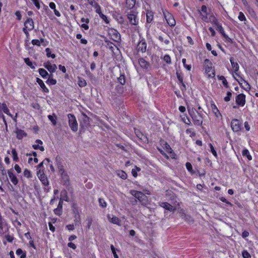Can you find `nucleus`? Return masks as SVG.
<instances>
[{
    "mask_svg": "<svg viewBox=\"0 0 258 258\" xmlns=\"http://www.w3.org/2000/svg\"><path fill=\"white\" fill-rule=\"evenodd\" d=\"M69 120V125L73 132H76L78 129V124L76 117L72 114H69L68 115Z\"/></svg>",
    "mask_w": 258,
    "mask_h": 258,
    "instance_id": "nucleus-1",
    "label": "nucleus"
},
{
    "mask_svg": "<svg viewBox=\"0 0 258 258\" xmlns=\"http://www.w3.org/2000/svg\"><path fill=\"white\" fill-rule=\"evenodd\" d=\"M206 64L205 73L208 75V78H213L215 76V72L214 68L212 67V62L209 59L205 60Z\"/></svg>",
    "mask_w": 258,
    "mask_h": 258,
    "instance_id": "nucleus-2",
    "label": "nucleus"
},
{
    "mask_svg": "<svg viewBox=\"0 0 258 258\" xmlns=\"http://www.w3.org/2000/svg\"><path fill=\"white\" fill-rule=\"evenodd\" d=\"M132 195L137 198L142 204H146L148 201L147 197L142 192L132 190L130 191Z\"/></svg>",
    "mask_w": 258,
    "mask_h": 258,
    "instance_id": "nucleus-3",
    "label": "nucleus"
},
{
    "mask_svg": "<svg viewBox=\"0 0 258 258\" xmlns=\"http://www.w3.org/2000/svg\"><path fill=\"white\" fill-rule=\"evenodd\" d=\"M127 17L131 25L137 26L139 23V18L137 12L132 11L127 14Z\"/></svg>",
    "mask_w": 258,
    "mask_h": 258,
    "instance_id": "nucleus-4",
    "label": "nucleus"
},
{
    "mask_svg": "<svg viewBox=\"0 0 258 258\" xmlns=\"http://www.w3.org/2000/svg\"><path fill=\"white\" fill-rule=\"evenodd\" d=\"M34 28V22L32 19L28 18L24 23V27L23 29L26 36L29 35V31L32 30Z\"/></svg>",
    "mask_w": 258,
    "mask_h": 258,
    "instance_id": "nucleus-5",
    "label": "nucleus"
},
{
    "mask_svg": "<svg viewBox=\"0 0 258 258\" xmlns=\"http://www.w3.org/2000/svg\"><path fill=\"white\" fill-rule=\"evenodd\" d=\"M9 229L8 223L6 220L2 217L0 213V235H3L6 234Z\"/></svg>",
    "mask_w": 258,
    "mask_h": 258,
    "instance_id": "nucleus-6",
    "label": "nucleus"
},
{
    "mask_svg": "<svg viewBox=\"0 0 258 258\" xmlns=\"http://www.w3.org/2000/svg\"><path fill=\"white\" fill-rule=\"evenodd\" d=\"M163 13L164 18L168 24L171 27L174 26L176 24V22L173 15L167 11L163 10Z\"/></svg>",
    "mask_w": 258,
    "mask_h": 258,
    "instance_id": "nucleus-7",
    "label": "nucleus"
},
{
    "mask_svg": "<svg viewBox=\"0 0 258 258\" xmlns=\"http://www.w3.org/2000/svg\"><path fill=\"white\" fill-rule=\"evenodd\" d=\"M57 167L59 173L61 175V179L65 184H67L69 181V177L68 174L64 171L63 166L60 163H57Z\"/></svg>",
    "mask_w": 258,
    "mask_h": 258,
    "instance_id": "nucleus-8",
    "label": "nucleus"
},
{
    "mask_svg": "<svg viewBox=\"0 0 258 258\" xmlns=\"http://www.w3.org/2000/svg\"><path fill=\"white\" fill-rule=\"evenodd\" d=\"M107 218L109 222L111 223L116 224L119 226L121 225V221L117 217L113 215L108 214Z\"/></svg>",
    "mask_w": 258,
    "mask_h": 258,
    "instance_id": "nucleus-9",
    "label": "nucleus"
},
{
    "mask_svg": "<svg viewBox=\"0 0 258 258\" xmlns=\"http://www.w3.org/2000/svg\"><path fill=\"white\" fill-rule=\"evenodd\" d=\"M37 175L40 180L41 181L42 183L45 186H48L49 181L47 179V177L43 174V173L41 171V170H39L37 172Z\"/></svg>",
    "mask_w": 258,
    "mask_h": 258,
    "instance_id": "nucleus-10",
    "label": "nucleus"
},
{
    "mask_svg": "<svg viewBox=\"0 0 258 258\" xmlns=\"http://www.w3.org/2000/svg\"><path fill=\"white\" fill-rule=\"evenodd\" d=\"M231 126L234 132H239L241 130V123L238 119H233L231 121Z\"/></svg>",
    "mask_w": 258,
    "mask_h": 258,
    "instance_id": "nucleus-11",
    "label": "nucleus"
},
{
    "mask_svg": "<svg viewBox=\"0 0 258 258\" xmlns=\"http://www.w3.org/2000/svg\"><path fill=\"white\" fill-rule=\"evenodd\" d=\"M111 39L114 41L118 42L120 40V35L119 32L115 29H111L109 32Z\"/></svg>",
    "mask_w": 258,
    "mask_h": 258,
    "instance_id": "nucleus-12",
    "label": "nucleus"
},
{
    "mask_svg": "<svg viewBox=\"0 0 258 258\" xmlns=\"http://www.w3.org/2000/svg\"><path fill=\"white\" fill-rule=\"evenodd\" d=\"M235 101L239 106H243L245 104V95L243 94L238 95L235 98Z\"/></svg>",
    "mask_w": 258,
    "mask_h": 258,
    "instance_id": "nucleus-13",
    "label": "nucleus"
},
{
    "mask_svg": "<svg viewBox=\"0 0 258 258\" xmlns=\"http://www.w3.org/2000/svg\"><path fill=\"white\" fill-rule=\"evenodd\" d=\"M43 66L50 73H54L57 69V66L55 64H52L50 61H47L43 64Z\"/></svg>",
    "mask_w": 258,
    "mask_h": 258,
    "instance_id": "nucleus-14",
    "label": "nucleus"
},
{
    "mask_svg": "<svg viewBox=\"0 0 258 258\" xmlns=\"http://www.w3.org/2000/svg\"><path fill=\"white\" fill-rule=\"evenodd\" d=\"M207 7L205 5L202 6L201 8V12H200V16L201 17V19L205 22H208V13L207 12Z\"/></svg>",
    "mask_w": 258,
    "mask_h": 258,
    "instance_id": "nucleus-15",
    "label": "nucleus"
},
{
    "mask_svg": "<svg viewBox=\"0 0 258 258\" xmlns=\"http://www.w3.org/2000/svg\"><path fill=\"white\" fill-rule=\"evenodd\" d=\"M160 206L170 212H173L176 210L175 207L171 205L167 202L161 203Z\"/></svg>",
    "mask_w": 258,
    "mask_h": 258,
    "instance_id": "nucleus-16",
    "label": "nucleus"
},
{
    "mask_svg": "<svg viewBox=\"0 0 258 258\" xmlns=\"http://www.w3.org/2000/svg\"><path fill=\"white\" fill-rule=\"evenodd\" d=\"M230 61L231 63V66L232 68L233 71L235 75H237V72L239 70V66L237 61H234V59L233 57H231L230 58Z\"/></svg>",
    "mask_w": 258,
    "mask_h": 258,
    "instance_id": "nucleus-17",
    "label": "nucleus"
},
{
    "mask_svg": "<svg viewBox=\"0 0 258 258\" xmlns=\"http://www.w3.org/2000/svg\"><path fill=\"white\" fill-rule=\"evenodd\" d=\"M137 48L138 51H140L142 52H144L146 51L147 49V43H146L145 40L143 39L138 43Z\"/></svg>",
    "mask_w": 258,
    "mask_h": 258,
    "instance_id": "nucleus-18",
    "label": "nucleus"
},
{
    "mask_svg": "<svg viewBox=\"0 0 258 258\" xmlns=\"http://www.w3.org/2000/svg\"><path fill=\"white\" fill-rule=\"evenodd\" d=\"M43 142L40 140H36L35 144L33 145V149L35 150H40L41 151H44V147L42 146Z\"/></svg>",
    "mask_w": 258,
    "mask_h": 258,
    "instance_id": "nucleus-19",
    "label": "nucleus"
},
{
    "mask_svg": "<svg viewBox=\"0 0 258 258\" xmlns=\"http://www.w3.org/2000/svg\"><path fill=\"white\" fill-rule=\"evenodd\" d=\"M211 109L217 118H222V115L215 104H211Z\"/></svg>",
    "mask_w": 258,
    "mask_h": 258,
    "instance_id": "nucleus-20",
    "label": "nucleus"
},
{
    "mask_svg": "<svg viewBox=\"0 0 258 258\" xmlns=\"http://www.w3.org/2000/svg\"><path fill=\"white\" fill-rule=\"evenodd\" d=\"M191 117H192L194 122L195 124L198 125H200L202 124V117L200 115L197 114V115H191Z\"/></svg>",
    "mask_w": 258,
    "mask_h": 258,
    "instance_id": "nucleus-21",
    "label": "nucleus"
},
{
    "mask_svg": "<svg viewBox=\"0 0 258 258\" xmlns=\"http://www.w3.org/2000/svg\"><path fill=\"white\" fill-rule=\"evenodd\" d=\"M8 175L11 182L14 184L16 185L18 183V179L14 174L11 171H8Z\"/></svg>",
    "mask_w": 258,
    "mask_h": 258,
    "instance_id": "nucleus-22",
    "label": "nucleus"
},
{
    "mask_svg": "<svg viewBox=\"0 0 258 258\" xmlns=\"http://www.w3.org/2000/svg\"><path fill=\"white\" fill-rule=\"evenodd\" d=\"M36 82L39 85L40 87L43 89V91L44 92H46V93L48 92V91H49L48 89H47L46 87L44 82H43V81L42 80H41L40 79L37 78Z\"/></svg>",
    "mask_w": 258,
    "mask_h": 258,
    "instance_id": "nucleus-23",
    "label": "nucleus"
},
{
    "mask_svg": "<svg viewBox=\"0 0 258 258\" xmlns=\"http://www.w3.org/2000/svg\"><path fill=\"white\" fill-rule=\"evenodd\" d=\"M49 6L50 9L53 10L54 13L57 17H60V13L56 9V5L53 2H50L49 4Z\"/></svg>",
    "mask_w": 258,
    "mask_h": 258,
    "instance_id": "nucleus-24",
    "label": "nucleus"
},
{
    "mask_svg": "<svg viewBox=\"0 0 258 258\" xmlns=\"http://www.w3.org/2000/svg\"><path fill=\"white\" fill-rule=\"evenodd\" d=\"M136 4V0H126V7L127 9H133Z\"/></svg>",
    "mask_w": 258,
    "mask_h": 258,
    "instance_id": "nucleus-25",
    "label": "nucleus"
},
{
    "mask_svg": "<svg viewBox=\"0 0 258 258\" xmlns=\"http://www.w3.org/2000/svg\"><path fill=\"white\" fill-rule=\"evenodd\" d=\"M17 138L20 140L27 136V134L22 130H18L16 131Z\"/></svg>",
    "mask_w": 258,
    "mask_h": 258,
    "instance_id": "nucleus-26",
    "label": "nucleus"
},
{
    "mask_svg": "<svg viewBox=\"0 0 258 258\" xmlns=\"http://www.w3.org/2000/svg\"><path fill=\"white\" fill-rule=\"evenodd\" d=\"M139 64L143 68H147L149 64L147 61H146L143 58H140L139 59Z\"/></svg>",
    "mask_w": 258,
    "mask_h": 258,
    "instance_id": "nucleus-27",
    "label": "nucleus"
},
{
    "mask_svg": "<svg viewBox=\"0 0 258 258\" xmlns=\"http://www.w3.org/2000/svg\"><path fill=\"white\" fill-rule=\"evenodd\" d=\"M1 110H2L4 111V112H5L7 115H9L10 117H13V115L10 113V110L8 108L6 104L2 103Z\"/></svg>",
    "mask_w": 258,
    "mask_h": 258,
    "instance_id": "nucleus-28",
    "label": "nucleus"
},
{
    "mask_svg": "<svg viewBox=\"0 0 258 258\" xmlns=\"http://www.w3.org/2000/svg\"><path fill=\"white\" fill-rule=\"evenodd\" d=\"M69 198L68 197V193L67 191L65 190H62L61 191L60 193V200H61L62 201L64 200L66 201H69Z\"/></svg>",
    "mask_w": 258,
    "mask_h": 258,
    "instance_id": "nucleus-29",
    "label": "nucleus"
},
{
    "mask_svg": "<svg viewBox=\"0 0 258 258\" xmlns=\"http://www.w3.org/2000/svg\"><path fill=\"white\" fill-rule=\"evenodd\" d=\"M239 84L241 85L243 83L246 90H250V87L249 84L245 80L241 78L239 80H237Z\"/></svg>",
    "mask_w": 258,
    "mask_h": 258,
    "instance_id": "nucleus-30",
    "label": "nucleus"
},
{
    "mask_svg": "<svg viewBox=\"0 0 258 258\" xmlns=\"http://www.w3.org/2000/svg\"><path fill=\"white\" fill-rule=\"evenodd\" d=\"M147 22L151 23L153 19L154 15L152 12L148 11L146 13Z\"/></svg>",
    "mask_w": 258,
    "mask_h": 258,
    "instance_id": "nucleus-31",
    "label": "nucleus"
},
{
    "mask_svg": "<svg viewBox=\"0 0 258 258\" xmlns=\"http://www.w3.org/2000/svg\"><path fill=\"white\" fill-rule=\"evenodd\" d=\"M78 84L80 87H84L87 85L86 80L82 78H78Z\"/></svg>",
    "mask_w": 258,
    "mask_h": 258,
    "instance_id": "nucleus-32",
    "label": "nucleus"
},
{
    "mask_svg": "<svg viewBox=\"0 0 258 258\" xmlns=\"http://www.w3.org/2000/svg\"><path fill=\"white\" fill-rule=\"evenodd\" d=\"M39 73L40 75L43 78H45L48 75V73L44 69H39L38 70Z\"/></svg>",
    "mask_w": 258,
    "mask_h": 258,
    "instance_id": "nucleus-33",
    "label": "nucleus"
},
{
    "mask_svg": "<svg viewBox=\"0 0 258 258\" xmlns=\"http://www.w3.org/2000/svg\"><path fill=\"white\" fill-rule=\"evenodd\" d=\"M25 62L32 69H34L35 68V64H34L30 60L29 58H24Z\"/></svg>",
    "mask_w": 258,
    "mask_h": 258,
    "instance_id": "nucleus-34",
    "label": "nucleus"
},
{
    "mask_svg": "<svg viewBox=\"0 0 258 258\" xmlns=\"http://www.w3.org/2000/svg\"><path fill=\"white\" fill-rule=\"evenodd\" d=\"M48 118L49 119V120L52 122V123L53 124V125H56V116L53 114V115H49L48 116Z\"/></svg>",
    "mask_w": 258,
    "mask_h": 258,
    "instance_id": "nucleus-35",
    "label": "nucleus"
},
{
    "mask_svg": "<svg viewBox=\"0 0 258 258\" xmlns=\"http://www.w3.org/2000/svg\"><path fill=\"white\" fill-rule=\"evenodd\" d=\"M46 54L47 57H51L52 58H54L55 57V55L53 53H51V49L49 48H47L45 49Z\"/></svg>",
    "mask_w": 258,
    "mask_h": 258,
    "instance_id": "nucleus-36",
    "label": "nucleus"
},
{
    "mask_svg": "<svg viewBox=\"0 0 258 258\" xmlns=\"http://www.w3.org/2000/svg\"><path fill=\"white\" fill-rule=\"evenodd\" d=\"M218 77L219 80L222 81V83L225 87L228 88L229 87L228 83L226 78L224 76H218Z\"/></svg>",
    "mask_w": 258,
    "mask_h": 258,
    "instance_id": "nucleus-37",
    "label": "nucleus"
},
{
    "mask_svg": "<svg viewBox=\"0 0 258 258\" xmlns=\"http://www.w3.org/2000/svg\"><path fill=\"white\" fill-rule=\"evenodd\" d=\"M242 154L243 156H246L249 160H250L252 159V157H251V155H250L249 152L247 149L243 150L242 151Z\"/></svg>",
    "mask_w": 258,
    "mask_h": 258,
    "instance_id": "nucleus-38",
    "label": "nucleus"
},
{
    "mask_svg": "<svg viewBox=\"0 0 258 258\" xmlns=\"http://www.w3.org/2000/svg\"><path fill=\"white\" fill-rule=\"evenodd\" d=\"M117 175L123 179H126L127 176L126 173L122 170L118 171Z\"/></svg>",
    "mask_w": 258,
    "mask_h": 258,
    "instance_id": "nucleus-39",
    "label": "nucleus"
},
{
    "mask_svg": "<svg viewBox=\"0 0 258 258\" xmlns=\"http://www.w3.org/2000/svg\"><path fill=\"white\" fill-rule=\"evenodd\" d=\"M238 18L240 21H243L244 24H246L245 22L247 21L246 18L242 12L239 13Z\"/></svg>",
    "mask_w": 258,
    "mask_h": 258,
    "instance_id": "nucleus-40",
    "label": "nucleus"
},
{
    "mask_svg": "<svg viewBox=\"0 0 258 258\" xmlns=\"http://www.w3.org/2000/svg\"><path fill=\"white\" fill-rule=\"evenodd\" d=\"M12 154L14 161L18 162L19 160V158L18 157L17 153L15 149H12Z\"/></svg>",
    "mask_w": 258,
    "mask_h": 258,
    "instance_id": "nucleus-41",
    "label": "nucleus"
},
{
    "mask_svg": "<svg viewBox=\"0 0 258 258\" xmlns=\"http://www.w3.org/2000/svg\"><path fill=\"white\" fill-rule=\"evenodd\" d=\"M16 254L20 256V258H25L26 257V253L23 252V251L20 249L19 248L16 251Z\"/></svg>",
    "mask_w": 258,
    "mask_h": 258,
    "instance_id": "nucleus-42",
    "label": "nucleus"
},
{
    "mask_svg": "<svg viewBox=\"0 0 258 258\" xmlns=\"http://www.w3.org/2000/svg\"><path fill=\"white\" fill-rule=\"evenodd\" d=\"M217 30L220 32V33L222 34V35L224 37H226V35L225 33L224 30L221 24H219V25H218L217 26Z\"/></svg>",
    "mask_w": 258,
    "mask_h": 258,
    "instance_id": "nucleus-43",
    "label": "nucleus"
},
{
    "mask_svg": "<svg viewBox=\"0 0 258 258\" xmlns=\"http://www.w3.org/2000/svg\"><path fill=\"white\" fill-rule=\"evenodd\" d=\"M24 176L27 178H31L32 177V174L30 170L25 169L23 172Z\"/></svg>",
    "mask_w": 258,
    "mask_h": 258,
    "instance_id": "nucleus-44",
    "label": "nucleus"
},
{
    "mask_svg": "<svg viewBox=\"0 0 258 258\" xmlns=\"http://www.w3.org/2000/svg\"><path fill=\"white\" fill-rule=\"evenodd\" d=\"M210 21L213 24L215 25L216 26L219 24L217 19L214 16H211L210 17Z\"/></svg>",
    "mask_w": 258,
    "mask_h": 258,
    "instance_id": "nucleus-45",
    "label": "nucleus"
},
{
    "mask_svg": "<svg viewBox=\"0 0 258 258\" xmlns=\"http://www.w3.org/2000/svg\"><path fill=\"white\" fill-rule=\"evenodd\" d=\"M163 60L168 64H170L171 63V59L170 56L168 54H166L163 57Z\"/></svg>",
    "mask_w": 258,
    "mask_h": 258,
    "instance_id": "nucleus-46",
    "label": "nucleus"
},
{
    "mask_svg": "<svg viewBox=\"0 0 258 258\" xmlns=\"http://www.w3.org/2000/svg\"><path fill=\"white\" fill-rule=\"evenodd\" d=\"M242 255L243 258H251V255L246 250H244L242 251Z\"/></svg>",
    "mask_w": 258,
    "mask_h": 258,
    "instance_id": "nucleus-47",
    "label": "nucleus"
},
{
    "mask_svg": "<svg viewBox=\"0 0 258 258\" xmlns=\"http://www.w3.org/2000/svg\"><path fill=\"white\" fill-rule=\"evenodd\" d=\"M177 78L180 83L182 84V85L185 88V85L183 82V77L182 76L178 73H176Z\"/></svg>",
    "mask_w": 258,
    "mask_h": 258,
    "instance_id": "nucleus-48",
    "label": "nucleus"
},
{
    "mask_svg": "<svg viewBox=\"0 0 258 258\" xmlns=\"http://www.w3.org/2000/svg\"><path fill=\"white\" fill-rule=\"evenodd\" d=\"M182 62L183 63V65L184 67L188 71H190L191 70V67L190 65L186 64V59L185 58H182Z\"/></svg>",
    "mask_w": 258,
    "mask_h": 258,
    "instance_id": "nucleus-49",
    "label": "nucleus"
},
{
    "mask_svg": "<svg viewBox=\"0 0 258 258\" xmlns=\"http://www.w3.org/2000/svg\"><path fill=\"white\" fill-rule=\"evenodd\" d=\"M110 248H111L112 253L113 254L114 257V258H119V257H118V256L116 252V249L114 247V246L113 245H111Z\"/></svg>",
    "mask_w": 258,
    "mask_h": 258,
    "instance_id": "nucleus-50",
    "label": "nucleus"
},
{
    "mask_svg": "<svg viewBox=\"0 0 258 258\" xmlns=\"http://www.w3.org/2000/svg\"><path fill=\"white\" fill-rule=\"evenodd\" d=\"M93 8L95 9L96 12L99 15V14L102 13L101 10V7L99 6V5L97 3L96 5H94Z\"/></svg>",
    "mask_w": 258,
    "mask_h": 258,
    "instance_id": "nucleus-51",
    "label": "nucleus"
},
{
    "mask_svg": "<svg viewBox=\"0 0 258 258\" xmlns=\"http://www.w3.org/2000/svg\"><path fill=\"white\" fill-rule=\"evenodd\" d=\"M46 82L48 84L55 85L56 83V81L53 78H49Z\"/></svg>",
    "mask_w": 258,
    "mask_h": 258,
    "instance_id": "nucleus-52",
    "label": "nucleus"
},
{
    "mask_svg": "<svg viewBox=\"0 0 258 258\" xmlns=\"http://www.w3.org/2000/svg\"><path fill=\"white\" fill-rule=\"evenodd\" d=\"M99 202L100 206L102 208H106L107 207V203L103 199H99Z\"/></svg>",
    "mask_w": 258,
    "mask_h": 258,
    "instance_id": "nucleus-53",
    "label": "nucleus"
},
{
    "mask_svg": "<svg viewBox=\"0 0 258 258\" xmlns=\"http://www.w3.org/2000/svg\"><path fill=\"white\" fill-rule=\"evenodd\" d=\"M99 16L106 24L109 23V20L106 16L104 15L102 13H101L99 14Z\"/></svg>",
    "mask_w": 258,
    "mask_h": 258,
    "instance_id": "nucleus-54",
    "label": "nucleus"
},
{
    "mask_svg": "<svg viewBox=\"0 0 258 258\" xmlns=\"http://www.w3.org/2000/svg\"><path fill=\"white\" fill-rule=\"evenodd\" d=\"M209 146H210V148L211 152H212L213 155L215 157H217V152H216V150H215L213 146L211 144H209Z\"/></svg>",
    "mask_w": 258,
    "mask_h": 258,
    "instance_id": "nucleus-55",
    "label": "nucleus"
},
{
    "mask_svg": "<svg viewBox=\"0 0 258 258\" xmlns=\"http://www.w3.org/2000/svg\"><path fill=\"white\" fill-rule=\"evenodd\" d=\"M185 165L187 170L190 173H193L192 166L191 164L189 162H187Z\"/></svg>",
    "mask_w": 258,
    "mask_h": 258,
    "instance_id": "nucleus-56",
    "label": "nucleus"
},
{
    "mask_svg": "<svg viewBox=\"0 0 258 258\" xmlns=\"http://www.w3.org/2000/svg\"><path fill=\"white\" fill-rule=\"evenodd\" d=\"M231 96H232V94H231V92H228L227 93L226 96H225V97H224V100H225V101H226V102H228V101H230V98H231Z\"/></svg>",
    "mask_w": 258,
    "mask_h": 258,
    "instance_id": "nucleus-57",
    "label": "nucleus"
},
{
    "mask_svg": "<svg viewBox=\"0 0 258 258\" xmlns=\"http://www.w3.org/2000/svg\"><path fill=\"white\" fill-rule=\"evenodd\" d=\"M118 82L121 85H123L125 83V81L124 75H121L119 77V78H118Z\"/></svg>",
    "mask_w": 258,
    "mask_h": 258,
    "instance_id": "nucleus-58",
    "label": "nucleus"
},
{
    "mask_svg": "<svg viewBox=\"0 0 258 258\" xmlns=\"http://www.w3.org/2000/svg\"><path fill=\"white\" fill-rule=\"evenodd\" d=\"M31 42L33 45H37L40 46L41 45L40 41L38 39H33Z\"/></svg>",
    "mask_w": 258,
    "mask_h": 258,
    "instance_id": "nucleus-59",
    "label": "nucleus"
},
{
    "mask_svg": "<svg viewBox=\"0 0 258 258\" xmlns=\"http://www.w3.org/2000/svg\"><path fill=\"white\" fill-rule=\"evenodd\" d=\"M33 3L34 4L35 7L38 9H39L40 8V6L39 4V1L40 0H31Z\"/></svg>",
    "mask_w": 258,
    "mask_h": 258,
    "instance_id": "nucleus-60",
    "label": "nucleus"
},
{
    "mask_svg": "<svg viewBox=\"0 0 258 258\" xmlns=\"http://www.w3.org/2000/svg\"><path fill=\"white\" fill-rule=\"evenodd\" d=\"M164 146H165V147H164V148H165V149L166 151L167 152H168V153H172V149L170 148V146H169L168 144H167V143H165V145H164Z\"/></svg>",
    "mask_w": 258,
    "mask_h": 258,
    "instance_id": "nucleus-61",
    "label": "nucleus"
},
{
    "mask_svg": "<svg viewBox=\"0 0 258 258\" xmlns=\"http://www.w3.org/2000/svg\"><path fill=\"white\" fill-rule=\"evenodd\" d=\"M13 225L15 227L18 228L21 225V223L18 220H15L13 221Z\"/></svg>",
    "mask_w": 258,
    "mask_h": 258,
    "instance_id": "nucleus-62",
    "label": "nucleus"
},
{
    "mask_svg": "<svg viewBox=\"0 0 258 258\" xmlns=\"http://www.w3.org/2000/svg\"><path fill=\"white\" fill-rule=\"evenodd\" d=\"M5 237L7 240L9 242H12L14 240L13 237L10 235H6Z\"/></svg>",
    "mask_w": 258,
    "mask_h": 258,
    "instance_id": "nucleus-63",
    "label": "nucleus"
},
{
    "mask_svg": "<svg viewBox=\"0 0 258 258\" xmlns=\"http://www.w3.org/2000/svg\"><path fill=\"white\" fill-rule=\"evenodd\" d=\"M185 220L188 221L189 222H192L193 221L192 218L188 215H184V218Z\"/></svg>",
    "mask_w": 258,
    "mask_h": 258,
    "instance_id": "nucleus-64",
    "label": "nucleus"
}]
</instances>
